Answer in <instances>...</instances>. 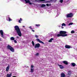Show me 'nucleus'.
I'll list each match as a JSON object with an SVG mask.
<instances>
[{
  "mask_svg": "<svg viewBox=\"0 0 77 77\" xmlns=\"http://www.w3.org/2000/svg\"><path fill=\"white\" fill-rule=\"evenodd\" d=\"M14 29L15 31H16L18 35H19V36H21L22 35L21 34V32L20 28H19V26H14Z\"/></svg>",
  "mask_w": 77,
  "mask_h": 77,
  "instance_id": "1",
  "label": "nucleus"
},
{
  "mask_svg": "<svg viewBox=\"0 0 77 77\" xmlns=\"http://www.w3.org/2000/svg\"><path fill=\"white\" fill-rule=\"evenodd\" d=\"M66 32L63 31H60L59 32L60 34L57 35V37H59L60 36H63V37H65L66 36L68 35L66 34Z\"/></svg>",
  "mask_w": 77,
  "mask_h": 77,
  "instance_id": "2",
  "label": "nucleus"
},
{
  "mask_svg": "<svg viewBox=\"0 0 77 77\" xmlns=\"http://www.w3.org/2000/svg\"><path fill=\"white\" fill-rule=\"evenodd\" d=\"M7 50H10L11 51L14 52V48H13L11 46L8 45L7 47Z\"/></svg>",
  "mask_w": 77,
  "mask_h": 77,
  "instance_id": "3",
  "label": "nucleus"
},
{
  "mask_svg": "<svg viewBox=\"0 0 77 77\" xmlns=\"http://www.w3.org/2000/svg\"><path fill=\"white\" fill-rule=\"evenodd\" d=\"M73 14L72 13H70L69 14L66 15L67 18H72V17H73Z\"/></svg>",
  "mask_w": 77,
  "mask_h": 77,
  "instance_id": "4",
  "label": "nucleus"
},
{
  "mask_svg": "<svg viewBox=\"0 0 77 77\" xmlns=\"http://www.w3.org/2000/svg\"><path fill=\"white\" fill-rule=\"evenodd\" d=\"M0 33H1V37L2 38H4V35L3 34V31L2 30H0Z\"/></svg>",
  "mask_w": 77,
  "mask_h": 77,
  "instance_id": "5",
  "label": "nucleus"
},
{
  "mask_svg": "<svg viewBox=\"0 0 77 77\" xmlns=\"http://www.w3.org/2000/svg\"><path fill=\"white\" fill-rule=\"evenodd\" d=\"M40 47V44L39 43H37L35 45V48H39Z\"/></svg>",
  "mask_w": 77,
  "mask_h": 77,
  "instance_id": "6",
  "label": "nucleus"
},
{
  "mask_svg": "<svg viewBox=\"0 0 77 77\" xmlns=\"http://www.w3.org/2000/svg\"><path fill=\"white\" fill-rule=\"evenodd\" d=\"M71 71H69L68 72L67 77H70V76H71Z\"/></svg>",
  "mask_w": 77,
  "mask_h": 77,
  "instance_id": "7",
  "label": "nucleus"
},
{
  "mask_svg": "<svg viewBox=\"0 0 77 77\" xmlns=\"http://www.w3.org/2000/svg\"><path fill=\"white\" fill-rule=\"evenodd\" d=\"M36 41H38V42H39V43H41L42 44H44V42L40 40L39 39V38H36Z\"/></svg>",
  "mask_w": 77,
  "mask_h": 77,
  "instance_id": "8",
  "label": "nucleus"
},
{
  "mask_svg": "<svg viewBox=\"0 0 77 77\" xmlns=\"http://www.w3.org/2000/svg\"><path fill=\"white\" fill-rule=\"evenodd\" d=\"M26 3H29V5H32V3H30V1L29 0H24Z\"/></svg>",
  "mask_w": 77,
  "mask_h": 77,
  "instance_id": "9",
  "label": "nucleus"
},
{
  "mask_svg": "<svg viewBox=\"0 0 77 77\" xmlns=\"http://www.w3.org/2000/svg\"><path fill=\"white\" fill-rule=\"evenodd\" d=\"M65 48H71V46L69 45H65Z\"/></svg>",
  "mask_w": 77,
  "mask_h": 77,
  "instance_id": "10",
  "label": "nucleus"
},
{
  "mask_svg": "<svg viewBox=\"0 0 77 77\" xmlns=\"http://www.w3.org/2000/svg\"><path fill=\"white\" fill-rule=\"evenodd\" d=\"M58 65L59 66L60 69H63V68H64V67L62 65H60L59 64H58Z\"/></svg>",
  "mask_w": 77,
  "mask_h": 77,
  "instance_id": "11",
  "label": "nucleus"
},
{
  "mask_svg": "<svg viewBox=\"0 0 77 77\" xmlns=\"http://www.w3.org/2000/svg\"><path fill=\"white\" fill-rule=\"evenodd\" d=\"M63 63L64 64H65V65H68V62H67L66 61H64L63 62Z\"/></svg>",
  "mask_w": 77,
  "mask_h": 77,
  "instance_id": "12",
  "label": "nucleus"
},
{
  "mask_svg": "<svg viewBox=\"0 0 77 77\" xmlns=\"http://www.w3.org/2000/svg\"><path fill=\"white\" fill-rule=\"evenodd\" d=\"M11 76H12V73H11L10 74H8L7 75L6 77H11Z\"/></svg>",
  "mask_w": 77,
  "mask_h": 77,
  "instance_id": "13",
  "label": "nucleus"
},
{
  "mask_svg": "<svg viewBox=\"0 0 77 77\" xmlns=\"http://www.w3.org/2000/svg\"><path fill=\"white\" fill-rule=\"evenodd\" d=\"M61 77H65V74L63 73H61Z\"/></svg>",
  "mask_w": 77,
  "mask_h": 77,
  "instance_id": "14",
  "label": "nucleus"
},
{
  "mask_svg": "<svg viewBox=\"0 0 77 77\" xmlns=\"http://www.w3.org/2000/svg\"><path fill=\"white\" fill-rule=\"evenodd\" d=\"M8 19H9V21H12V20L9 17V16H8L7 17V20H8Z\"/></svg>",
  "mask_w": 77,
  "mask_h": 77,
  "instance_id": "15",
  "label": "nucleus"
},
{
  "mask_svg": "<svg viewBox=\"0 0 77 77\" xmlns=\"http://www.w3.org/2000/svg\"><path fill=\"white\" fill-rule=\"evenodd\" d=\"M9 65H8V66H7L6 69V71H7V72H8V71H9Z\"/></svg>",
  "mask_w": 77,
  "mask_h": 77,
  "instance_id": "16",
  "label": "nucleus"
},
{
  "mask_svg": "<svg viewBox=\"0 0 77 77\" xmlns=\"http://www.w3.org/2000/svg\"><path fill=\"white\" fill-rule=\"evenodd\" d=\"M71 64L72 66L73 67L75 66V65H76V64H75L74 63H71Z\"/></svg>",
  "mask_w": 77,
  "mask_h": 77,
  "instance_id": "17",
  "label": "nucleus"
},
{
  "mask_svg": "<svg viewBox=\"0 0 77 77\" xmlns=\"http://www.w3.org/2000/svg\"><path fill=\"white\" fill-rule=\"evenodd\" d=\"M54 40V39L53 38H51L49 40V42H51L52 41Z\"/></svg>",
  "mask_w": 77,
  "mask_h": 77,
  "instance_id": "18",
  "label": "nucleus"
},
{
  "mask_svg": "<svg viewBox=\"0 0 77 77\" xmlns=\"http://www.w3.org/2000/svg\"><path fill=\"white\" fill-rule=\"evenodd\" d=\"M30 72H34V69L31 68Z\"/></svg>",
  "mask_w": 77,
  "mask_h": 77,
  "instance_id": "19",
  "label": "nucleus"
},
{
  "mask_svg": "<svg viewBox=\"0 0 77 77\" xmlns=\"http://www.w3.org/2000/svg\"><path fill=\"white\" fill-rule=\"evenodd\" d=\"M10 39L11 41H14V40H15V38L13 37H12Z\"/></svg>",
  "mask_w": 77,
  "mask_h": 77,
  "instance_id": "20",
  "label": "nucleus"
},
{
  "mask_svg": "<svg viewBox=\"0 0 77 77\" xmlns=\"http://www.w3.org/2000/svg\"><path fill=\"white\" fill-rule=\"evenodd\" d=\"M46 6V5L45 4H42L41 7L42 8H43V7H45Z\"/></svg>",
  "mask_w": 77,
  "mask_h": 77,
  "instance_id": "21",
  "label": "nucleus"
},
{
  "mask_svg": "<svg viewBox=\"0 0 77 77\" xmlns=\"http://www.w3.org/2000/svg\"><path fill=\"white\" fill-rule=\"evenodd\" d=\"M20 20H19V23H21V21H22V19H21V18H20Z\"/></svg>",
  "mask_w": 77,
  "mask_h": 77,
  "instance_id": "22",
  "label": "nucleus"
},
{
  "mask_svg": "<svg viewBox=\"0 0 77 77\" xmlns=\"http://www.w3.org/2000/svg\"><path fill=\"white\" fill-rule=\"evenodd\" d=\"M40 25L39 24H36L35 25V26H36L37 27H39V26H40Z\"/></svg>",
  "mask_w": 77,
  "mask_h": 77,
  "instance_id": "23",
  "label": "nucleus"
},
{
  "mask_svg": "<svg viewBox=\"0 0 77 77\" xmlns=\"http://www.w3.org/2000/svg\"><path fill=\"white\" fill-rule=\"evenodd\" d=\"M32 45L33 46L35 45V43H34V42H33V41H32Z\"/></svg>",
  "mask_w": 77,
  "mask_h": 77,
  "instance_id": "24",
  "label": "nucleus"
},
{
  "mask_svg": "<svg viewBox=\"0 0 77 77\" xmlns=\"http://www.w3.org/2000/svg\"><path fill=\"white\" fill-rule=\"evenodd\" d=\"M45 3H50V1H49V0L45 2Z\"/></svg>",
  "mask_w": 77,
  "mask_h": 77,
  "instance_id": "25",
  "label": "nucleus"
},
{
  "mask_svg": "<svg viewBox=\"0 0 77 77\" xmlns=\"http://www.w3.org/2000/svg\"><path fill=\"white\" fill-rule=\"evenodd\" d=\"M66 26V25L64 23H63L62 24V26Z\"/></svg>",
  "mask_w": 77,
  "mask_h": 77,
  "instance_id": "26",
  "label": "nucleus"
},
{
  "mask_svg": "<svg viewBox=\"0 0 77 77\" xmlns=\"http://www.w3.org/2000/svg\"><path fill=\"white\" fill-rule=\"evenodd\" d=\"M75 32L74 30H72L71 31V33H74Z\"/></svg>",
  "mask_w": 77,
  "mask_h": 77,
  "instance_id": "27",
  "label": "nucleus"
},
{
  "mask_svg": "<svg viewBox=\"0 0 77 77\" xmlns=\"http://www.w3.org/2000/svg\"><path fill=\"white\" fill-rule=\"evenodd\" d=\"M72 24H73V23H71L69 24L68 25L69 26H70V25H72Z\"/></svg>",
  "mask_w": 77,
  "mask_h": 77,
  "instance_id": "28",
  "label": "nucleus"
},
{
  "mask_svg": "<svg viewBox=\"0 0 77 77\" xmlns=\"http://www.w3.org/2000/svg\"><path fill=\"white\" fill-rule=\"evenodd\" d=\"M35 37L36 38H39V36H38L37 35H35Z\"/></svg>",
  "mask_w": 77,
  "mask_h": 77,
  "instance_id": "29",
  "label": "nucleus"
},
{
  "mask_svg": "<svg viewBox=\"0 0 77 77\" xmlns=\"http://www.w3.org/2000/svg\"><path fill=\"white\" fill-rule=\"evenodd\" d=\"M34 67V66H33V65H31V68H33Z\"/></svg>",
  "mask_w": 77,
  "mask_h": 77,
  "instance_id": "30",
  "label": "nucleus"
},
{
  "mask_svg": "<svg viewBox=\"0 0 77 77\" xmlns=\"http://www.w3.org/2000/svg\"><path fill=\"white\" fill-rule=\"evenodd\" d=\"M60 2L61 3H63V0H60Z\"/></svg>",
  "mask_w": 77,
  "mask_h": 77,
  "instance_id": "31",
  "label": "nucleus"
},
{
  "mask_svg": "<svg viewBox=\"0 0 77 77\" xmlns=\"http://www.w3.org/2000/svg\"><path fill=\"white\" fill-rule=\"evenodd\" d=\"M14 42L15 43H17V41H16V40H14Z\"/></svg>",
  "mask_w": 77,
  "mask_h": 77,
  "instance_id": "32",
  "label": "nucleus"
},
{
  "mask_svg": "<svg viewBox=\"0 0 77 77\" xmlns=\"http://www.w3.org/2000/svg\"><path fill=\"white\" fill-rule=\"evenodd\" d=\"M39 1L41 2H44V1H45V0H39Z\"/></svg>",
  "mask_w": 77,
  "mask_h": 77,
  "instance_id": "33",
  "label": "nucleus"
},
{
  "mask_svg": "<svg viewBox=\"0 0 77 77\" xmlns=\"http://www.w3.org/2000/svg\"><path fill=\"white\" fill-rule=\"evenodd\" d=\"M35 55L36 56H38V55H39V53H37L36 54H35Z\"/></svg>",
  "mask_w": 77,
  "mask_h": 77,
  "instance_id": "34",
  "label": "nucleus"
},
{
  "mask_svg": "<svg viewBox=\"0 0 77 77\" xmlns=\"http://www.w3.org/2000/svg\"><path fill=\"white\" fill-rule=\"evenodd\" d=\"M46 6H49V4H46Z\"/></svg>",
  "mask_w": 77,
  "mask_h": 77,
  "instance_id": "35",
  "label": "nucleus"
},
{
  "mask_svg": "<svg viewBox=\"0 0 77 77\" xmlns=\"http://www.w3.org/2000/svg\"><path fill=\"white\" fill-rule=\"evenodd\" d=\"M32 31L33 32H35V31L34 30L32 29Z\"/></svg>",
  "mask_w": 77,
  "mask_h": 77,
  "instance_id": "36",
  "label": "nucleus"
},
{
  "mask_svg": "<svg viewBox=\"0 0 77 77\" xmlns=\"http://www.w3.org/2000/svg\"><path fill=\"white\" fill-rule=\"evenodd\" d=\"M29 27H30V29L31 30H32L33 29L32 28V27L31 26H30Z\"/></svg>",
  "mask_w": 77,
  "mask_h": 77,
  "instance_id": "37",
  "label": "nucleus"
},
{
  "mask_svg": "<svg viewBox=\"0 0 77 77\" xmlns=\"http://www.w3.org/2000/svg\"><path fill=\"white\" fill-rule=\"evenodd\" d=\"M19 38V36H17V38Z\"/></svg>",
  "mask_w": 77,
  "mask_h": 77,
  "instance_id": "38",
  "label": "nucleus"
},
{
  "mask_svg": "<svg viewBox=\"0 0 77 77\" xmlns=\"http://www.w3.org/2000/svg\"><path fill=\"white\" fill-rule=\"evenodd\" d=\"M0 41H2V39H1V38H0Z\"/></svg>",
  "mask_w": 77,
  "mask_h": 77,
  "instance_id": "39",
  "label": "nucleus"
},
{
  "mask_svg": "<svg viewBox=\"0 0 77 77\" xmlns=\"http://www.w3.org/2000/svg\"><path fill=\"white\" fill-rule=\"evenodd\" d=\"M12 77H16V76H13Z\"/></svg>",
  "mask_w": 77,
  "mask_h": 77,
  "instance_id": "40",
  "label": "nucleus"
},
{
  "mask_svg": "<svg viewBox=\"0 0 77 77\" xmlns=\"http://www.w3.org/2000/svg\"><path fill=\"white\" fill-rule=\"evenodd\" d=\"M24 26H23V27H24Z\"/></svg>",
  "mask_w": 77,
  "mask_h": 77,
  "instance_id": "41",
  "label": "nucleus"
},
{
  "mask_svg": "<svg viewBox=\"0 0 77 77\" xmlns=\"http://www.w3.org/2000/svg\"><path fill=\"white\" fill-rule=\"evenodd\" d=\"M49 5H51V4H49Z\"/></svg>",
  "mask_w": 77,
  "mask_h": 77,
  "instance_id": "42",
  "label": "nucleus"
},
{
  "mask_svg": "<svg viewBox=\"0 0 77 77\" xmlns=\"http://www.w3.org/2000/svg\"><path fill=\"white\" fill-rule=\"evenodd\" d=\"M52 0H51V1H52Z\"/></svg>",
  "mask_w": 77,
  "mask_h": 77,
  "instance_id": "43",
  "label": "nucleus"
},
{
  "mask_svg": "<svg viewBox=\"0 0 77 77\" xmlns=\"http://www.w3.org/2000/svg\"><path fill=\"white\" fill-rule=\"evenodd\" d=\"M63 27H62V29H63Z\"/></svg>",
  "mask_w": 77,
  "mask_h": 77,
  "instance_id": "44",
  "label": "nucleus"
}]
</instances>
